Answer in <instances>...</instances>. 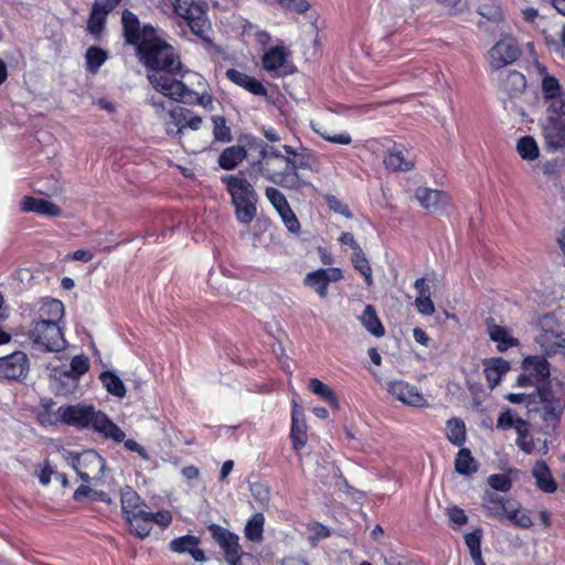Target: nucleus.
Returning a JSON list of instances; mask_svg holds the SVG:
<instances>
[{
    "instance_id": "a211bd4d",
    "label": "nucleus",
    "mask_w": 565,
    "mask_h": 565,
    "mask_svg": "<svg viewBox=\"0 0 565 565\" xmlns=\"http://www.w3.org/2000/svg\"><path fill=\"white\" fill-rule=\"evenodd\" d=\"M342 279V271L339 268L318 269L309 273L305 277V285L315 289L316 292L324 298L328 294V286L330 282L339 281Z\"/></svg>"
},
{
    "instance_id": "e2e57ef3",
    "label": "nucleus",
    "mask_w": 565,
    "mask_h": 565,
    "mask_svg": "<svg viewBox=\"0 0 565 565\" xmlns=\"http://www.w3.org/2000/svg\"><path fill=\"white\" fill-rule=\"evenodd\" d=\"M315 131L329 142L349 145L352 141L351 136L349 134L330 135L327 131H321L320 129L317 128H315Z\"/></svg>"
},
{
    "instance_id": "3c124183",
    "label": "nucleus",
    "mask_w": 565,
    "mask_h": 565,
    "mask_svg": "<svg viewBox=\"0 0 565 565\" xmlns=\"http://www.w3.org/2000/svg\"><path fill=\"white\" fill-rule=\"evenodd\" d=\"M446 515L448 516L449 524L454 530H459L468 523V515L457 505L447 507Z\"/></svg>"
},
{
    "instance_id": "6ab92c4d",
    "label": "nucleus",
    "mask_w": 565,
    "mask_h": 565,
    "mask_svg": "<svg viewBox=\"0 0 565 565\" xmlns=\"http://www.w3.org/2000/svg\"><path fill=\"white\" fill-rule=\"evenodd\" d=\"M222 181L227 185L232 202L257 200L254 185L243 178L242 172L236 175L223 177Z\"/></svg>"
},
{
    "instance_id": "f257e3e1",
    "label": "nucleus",
    "mask_w": 565,
    "mask_h": 565,
    "mask_svg": "<svg viewBox=\"0 0 565 565\" xmlns=\"http://www.w3.org/2000/svg\"><path fill=\"white\" fill-rule=\"evenodd\" d=\"M140 60L150 70L148 79L152 87L166 95L169 86L178 83L182 73V64L172 45L162 40L156 32L138 50Z\"/></svg>"
},
{
    "instance_id": "4be33fe9",
    "label": "nucleus",
    "mask_w": 565,
    "mask_h": 565,
    "mask_svg": "<svg viewBox=\"0 0 565 565\" xmlns=\"http://www.w3.org/2000/svg\"><path fill=\"white\" fill-rule=\"evenodd\" d=\"M226 77L237 86L243 87L256 96H267V90L262 82L241 71L230 68L226 71Z\"/></svg>"
},
{
    "instance_id": "13d9d810",
    "label": "nucleus",
    "mask_w": 565,
    "mask_h": 565,
    "mask_svg": "<svg viewBox=\"0 0 565 565\" xmlns=\"http://www.w3.org/2000/svg\"><path fill=\"white\" fill-rule=\"evenodd\" d=\"M266 198L273 204V206L277 210V212L282 211L289 204L285 198V195L277 190L276 188H267L266 189Z\"/></svg>"
},
{
    "instance_id": "8fccbe9b",
    "label": "nucleus",
    "mask_w": 565,
    "mask_h": 565,
    "mask_svg": "<svg viewBox=\"0 0 565 565\" xmlns=\"http://www.w3.org/2000/svg\"><path fill=\"white\" fill-rule=\"evenodd\" d=\"M213 136L214 139L222 142L232 140L231 129L226 125V119L222 116H213Z\"/></svg>"
},
{
    "instance_id": "864d4df0",
    "label": "nucleus",
    "mask_w": 565,
    "mask_h": 565,
    "mask_svg": "<svg viewBox=\"0 0 565 565\" xmlns=\"http://www.w3.org/2000/svg\"><path fill=\"white\" fill-rule=\"evenodd\" d=\"M438 2L451 15H458L468 10L467 0H438Z\"/></svg>"
},
{
    "instance_id": "58836bf2",
    "label": "nucleus",
    "mask_w": 565,
    "mask_h": 565,
    "mask_svg": "<svg viewBox=\"0 0 565 565\" xmlns=\"http://www.w3.org/2000/svg\"><path fill=\"white\" fill-rule=\"evenodd\" d=\"M256 202L257 200H245L238 202H232L235 207V215L239 223L248 225L256 215Z\"/></svg>"
},
{
    "instance_id": "7c9ffc66",
    "label": "nucleus",
    "mask_w": 565,
    "mask_h": 565,
    "mask_svg": "<svg viewBox=\"0 0 565 565\" xmlns=\"http://www.w3.org/2000/svg\"><path fill=\"white\" fill-rule=\"evenodd\" d=\"M383 162L387 169L393 171H409L414 167L413 160L405 157L403 151L396 148L388 151Z\"/></svg>"
},
{
    "instance_id": "1a4fd4ad",
    "label": "nucleus",
    "mask_w": 565,
    "mask_h": 565,
    "mask_svg": "<svg viewBox=\"0 0 565 565\" xmlns=\"http://www.w3.org/2000/svg\"><path fill=\"white\" fill-rule=\"evenodd\" d=\"M209 530L214 541L223 551L224 558L228 565H242L243 559H253L250 554L243 552L237 534L217 524H211Z\"/></svg>"
},
{
    "instance_id": "aec40b11",
    "label": "nucleus",
    "mask_w": 565,
    "mask_h": 565,
    "mask_svg": "<svg viewBox=\"0 0 565 565\" xmlns=\"http://www.w3.org/2000/svg\"><path fill=\"white\" fill-rule=\"evenodd\" d=\"M307 429L308 426L305 419L303 412L301 411V407L294 401L291 413L290 438L292 440V446L295 450H300L307 444Z\"/></svg>"
},
{
    "instance_id": "f8f14e48",
    "label": "nucleus",
    "mask_w": 565,
    "mask_h": 565,
    "mask_svg": "<svg viewBox=\"0 0 565 565\" xmlns=\"http://www.w3.org/2000/svg\"><path fill=\"white\" fill-rule=\"evenodd\" d=\"M520 54L521 51L513 39H502L488 52L490 66L492 70H500L515 62Z\"/></svg>"
},
{
    "instance_id": "393cba45",
    "label": "nucleus",
    "mask_w": 565,
    "mask_h": 565,
    "mask_svg": "<svg viewBox=\"0 0 565 565\" xmlns=\"http://www.w3.org/2000/svg\"><path fill=\"white\" fill-rule=\"evenodd\" d=\"M510 370V364L502 358H493L484 361V374L491 388L495 387L502 376Z\"/></svg>"
},
{
    "instance_id": "09e8293b",
    "label": "nucleus",
    "mask_w": 565,
    "mask_h": 565,
    "mask_svg": "<svg viewBox=\"0 0 565 565\" xmlns=\"http://www.w3.org/2000/svg\"><path fill=\"white\" fill-rule=\"evenodd\" d=\"M190 115L191 110L183 107H175L169 113L170 122L177 127L175 134H182L183 130L188 128V120Z\"/></svg>"
},
{
    "instance_id": "412c9836",
    "label": "nucleus",
    "mask_w": 565,
    "mask_h": 565,
    "mask_svg": "<svg viewBox=\"0 0 565 565\" xmlns=\"http://www.w3.org/2000/svg\"><path fill=\"white\" fill-rule=\"evenodd\" d=\"M200 539L194 535H183L180 537L173 539L169 547L172 552L178 554L189 553L195 562H204L205 554L199 548Z\"/></svg>"
},
{
    "instance_id": "a878e982",
    "label": "nucleus",
    "mask_w": 565,
    "mask_h": 565,
    "mask_svg": "<svg viewBox=\"0 0 565 565\" xmlns=\"http://www.w3.org/2000/svg\"><path fill=\"white\" fill-rule=\"evenodd\" d=\"M487 329L489 337L492 341L498 343L499 351H505L511 347L516 345V340L510 335V332L504 327L495 324L493 321H487Z\"/></svg>"
},
{
    "instance_id": "4c0bfd02",
    "label": "nucleus",
    "mask_w": 565,
    "mask_h": 565,
    "mask_svg": "<svg viewBox=\"0 0 565 565\" xmlns=\"http://www.w3.org/2000/svg\"><path fill=\"white\" fill-rule=\"evenodd\" d=\"M478 465L468 448H461L455 460V469L460 475H471L477 471Z\"/></svg>"
},
{
    "instance_id": "39448f33",
    "label": "nucleus",
    "mask_w": 565,
    "mask_h": 565,
    "mask_svg": "<svg viewBox=\"0 0 565 565\" xmlns=\"http://www.w3.org/2000/svg\"><path fill=\"white\" fill-rule=\"evenodd\" d=\"M121 509L132 534L145 539L151 532V511L141 497H121Z\"/></svg>"
},
{
    "instance_id": "72a5a7b5",
    "label": "nucleus",
    "mask_w": 565,
    "mask_h": 565,
    "mask_svg": "<svg viewBox=\"0 0 565 565\" xmlns=\"http://www.w3.org/2000/svg\"><path fill=\"white\" fill-rule=\"evenodd\" d=\"M265 518L262 513H255L246 523L245 537L248 541L259 543L263 540Z\"/></svg>"
},
{
    "instance_id": "473e14b6",
    "label": "nucleus",
    "mask_w": 565,
    "mask_h": 565,
    "mask_svg": "<svg viewBox=\"0 0 565 565\" xmlns=\"http://www.w3.org/2000/svg\"><path fill=\"white\" fill-rule=\"evenodd\" d=\"M286 56L281 46L271 47L263 56V66L268 72H276L286 63Z\"/></svg>"
},
{
    "instance_id": "9d476101",
    "label": "nucleus",
    "mask_w": 565,
    "mask_h": 565,
    "mask_svg": "<svg viewBox=\"0 0 565 565\" xmlns=\"http://www.w3.org/2000/svg\"><path fill=\"white\" fill-rule=\"evenodd\" d=\"M524 373L518 377L519 387L534 386L535 391L548 387L550 367L542 356H527L523 360Z\"/></svg>"
},
{
    "instance_id": "cd10ccee",
    "label": "nucleus",
    "mask_w": 565,
    "mask_h": 565,
    "mask_svg": "<svg viewBox=\"0 0 565 565\" xmlns=\"http://www.w3.org/2000/svg\"><path fill=\"white\" fill-rule=\"evenodd\" d=\"M247 154L246 148L242 146H232L223 150L218 157V164L225 170L236 168Z\"/></svg>"
},
{
    "instance_id": "5701e85b",
    "label": "nucleus",
    "mask_w": 565,
    "mask_h": 565,
    "mask_svg": "<svg viewBox=\"0 0 565 565\" xmlns=\"http://www.w3.org/2000/svg\"><path fill=\"white\" fill-rule=\"evenodd\" d=\"M21 210L23 212H33L44 216H60L62 211L61 209L44 199H38L33 196H24L21 201Z\"/></svg>"
},
{
    "instance_id": "f704fd0d",
    "label": "nucleus",
    "mask_w": 565,
    "mask_h": 565,
    "mask_svg": "<svg viewBox=\"0 0 565 565\" xmlns=\"http://www.w3.org/2000/svg\"><path fill=\"white\" fill-rule=\"evenodd\" d=\"M309 388L312 393L323 398L331 407L339 409V399L331 387L321 382L318 379H311L309 381Z\"/></svg>"
},
{
    "instance_id": "6e6552de",
    "label": "nucleus",
    "mask_w": 565,
    "mask_h": 565,
    "mask_svg": "<svg viewBox=\"0 0 565 565\" xmlns=\"http://www.w3.org/2000/svg\"><path fill=\"white\" fill-rule=\"evenodd\" d=\"M507 398L514 404H526L531 412L539 411L537 405L540 404L544 411L545 420L557 419L561 412V406L550 387L539 388L531 394H509Z\"/></svg>"
},
{
    "instance_id": "7ed1b4c3",
    "label": "nucleus",
    "mask_w": 565,
    "mask_h": 565,
    "mask_svg": "<svg viewBox=\"0 0 565 565\" xmlns=\"http://www.w3.org/2000/svg\"><path fill=\"white\" fill-rule=\"evenodd\" d=\"M56 415L58 419L67 425L78 426L83 428H93L95 431L103 434L106 438L115 441H124L126 434L124 430L113 423L106 414L96 412L95 408L86 404H76L58 407Z\"/></svg>"
},
{
    "instance_id": "37998d69",
    "label": "nucleus",
    "mask_w": 565,
    "mask_h": 565,
    "mask_svg": "<svg viewBox=\"0 0 565 565\" xmlns=\"http://www.w3.org/2000/svg\"><path fill=\"white\" fill-rule=\"evenodd\" d=\"M107 53L104 50L95 46L89 47L86 52L87 70L90 73L96 74L99 67L105 63Z\"/></svg>"
},
{
    "instance_id": "e433bc0d",
    "label": "nucleus",
    "mask_w": 565,
    "mask_h": 565,
    "mask_svg": "<svg viewBox=\"0 0 565 565\" xmlns=\"http://www.w3.org/2000/svg\"><path fill=\"white\" fill-rule=\"evenodd\" d=\"M100 381L109 394L119 398L126 395L125 384L115 373L110 371L103 372Z\"/></svg>"
},
{
    "instance_id": "79ce46f5",
    "label": "nucleus",
    "mask_w": 565,
    "mask_h": 565,
    "mask_svg": "<svg viewBox=\"0 0 565 565\" xmlns=\"http://www.w3.org/2000/svg\"><path fill=\"white\" fill-rule=\"evenodd\" d=\"M351 262L353 264V267L363 275L366 285L372 286V268L363 250L361 249L359 252H353Z\"/></svg>"
},
{
    "instance_id": "2f4dec72",
    "label": "nucleus",
    "mask_w": 565,
    "mask_h": 565,
    "mask_svg": "<svg viewBox=\"0 0 565 565\" xmlns=\"http://www.w3.org/2000/svg\"><path fill=\"white\" fill-rule=\"evenodd\" d=\"M512 503L513 502L505 497H484L482 505L492 516L503 519Z\"/></svg>"
},
{
    "instance_id": "4d7b16f0",
    "label": "nucleus",
    "mask_w": 565,
    "mask_h": 565,
    "mask_svg": "<svg viewBox=\"0 0 565 565\" xmlns=\"http://www.w3.org/2000/svg\"><path fill=\"white\" fill-rule=\"evenodd\" d=\"M39 478H40V482H41L42 484H47V483H50V482H51V480H52V478H53L55 481L61 482V483H62V486H63L64 488H65V487H66V484H67V478H66L64 475H62V473H58V472L54 471V470L52 469V467H50L49 465H45V466L42 468V470H41V472H40Z\"/></svg>"
},
{
    "instance_id": "4468645a",
    "label": "nucleus",
    "mask_w": 565,
    "mask_h": 565,
    "mask_svg": "<svg viewBox=\"0 0 565 565\" xmlns=\"http://www.w3.org/2000/svg\"><path fill=\"white\" fill-rule=\"evenodd\" d=\"M170 90L164 96L189 105H200L205 109H213V97L207 92H195L188 88L181 81L169 86Z\"/></svg>"
},
{
    "instance_id": "20e7f679",
    "label": "nucleus",
    "mask_w": 565,
    "mask_h": 565,
    "mask_svg": "<svg viewBox=\"0 0 565 565\" xmlns=\"http://www.w3.org/2000/svg\"><path fill=\"white\" fill-rule=\"evenodd\" d=\"M63 329V324L32 320L28 330V337L33 349L43 352L61 353L68 345Z\"/></svg>"
},
{
    "instance_id": "49530a36",
    "label": "nucleus",
    "mask_w": 565,
    "mask_h": 565,
    "mask_svg": "<svg viewBox=\"0 0 565 565\" xmlns=\"http://www.w3.org/2000/svg\"><path fill=\"white\" fill-rule=\"evenodd\" d=\"M541 89H542L544 103L546 100L564 93L558 79L551 75H545L543 77Z\"/></svg>"
},
{
    "instance_id": "f3484780",
    "label": "nucleus",
    "mask_w": 565,
    "mask_h": 565,
    "mask_svg": "<svg viewBox=\"0 0 565 565\" xmlns=\"http://www.w3.org/2000/svg\"><path fill=\"white\" fill-rule=\"evenodd\" d=\"M29 373V359L22 351L0 358V377L8 380H23Z\"/></svg>"
},
{
    "instance_id": "423d86ee",
    "label": "nucleus",
    "mask_w": 565,
    "mask_h": 565,
    "mask_svg": "<svg viewBox=\"0 0 565 565\" xmlns=\"http://www.w3.org/2000/svg\"><path fill=\"white\" fill-rule=\"evenodd\" d=\"M534 340L546 354L565 348V332L555 316L547 313L539 318Z\"/></svg>"
},
{
    "instance_id": "0eeeda50",
    "label": "nucleus",
    "mask_w": 565,
    "mask_h": 565,
    "mask_svg": "<svg viewBox=\"0 0 565 565\" xmlns=\"http://www.w3.org/2000/svg\"><path fill=\"white\" fill-rule=\"evenodd\" d=\"M65 459L86 483L99 480L106 467L105 460L94 450L67 452Z\"/></svg>"
},
{
    "instance_id": "338daca9",
    "label": "nucleus",
    "mask_w": 565,
    "mask_h": 565,
    "mask_svg": "<svg viewBox=\"0 0 565 565\" xmlns=\"http://www.w3.org/2000/svg\"><path fill=\"white\" fill-rule=\"evenodd\" d=\"M415 306L424 316H433L435 312V306L431 298H416Z\"/></svg>"
},
{
    "instance_id": "a18cd8bd",
    "label": "nucleus",
    "mask_w": 565,
    "mask_h": 565,
    "mask_svg": "<svg viewBox=\"0 0 565 565\" xmlns=\"http://www.w3.org/2000/svg\"><path fill=\"white\" fill-rule=\"evenodd\" d=\"M546 117L565 119V92L546 100Z\"/></svg>"
},
{
    "instance_id": "bb28decb",
    "label": "nucleus",
    "mask_w": 565,
    "mask_h": 565,
    "mask_svg": "<svg viewBox=\"0 0 565 565\" xmlns=\"http://www.w3.org/2000/svg\"><path fill=\"white\" fill-rule=\"evenodd\" d=\"M361 324L374 337L381 338L385 334V328L379 319L375 308L367 305L359 317Z\"/></svg>"
},
{
    "instance_id": "ea45409f",
    "label": "nucleus",
    "mask_w": 565,
    "mask_h": 565,
    "mask_svg": "<svg viewBox=\"0 0 565 565\" xmlns=\"http://www.w3.org/2000/svg\"><path fill=\"white\" fill-rule=\"evenodd\" d=\"M501 82L503 89L509 94L520 93L526 86L525 77L516 71L508 72L505 78H503Z\"/></svg>"
},
{
    "instance_id": "ddd939ff",
    "label": "nucleus",
    "mask_w": 565,
    "mask_h": 565,
    "mask_svg": "<svg viewBox=\"0 0 565 565\" xmlns=\"http://www.w3.org/2000/svg\"><path fill=\"white\" fill-rule=\"evenodd\" d=\"M387 392L391 396L402 402L404 405L412 407H426L428 402L416 386L403 380H392L386 384Z\"/></svg>"
},
{
    "instance_id": "052dcab7",
    "label": "nucleus",
    "mask_w": 565,
    "mask_h": 565,
    "mask_svg": "<svg viewBox=\"0 0 565 565\" xmlns=\"http://www.w3.org/2000/svg\"><path fill=\"white\" fill-rule=\"evenodd\" d=\"M520 419V416L513 414L511 411H507L499 416L497 427L503 430L514 428L516 426V422Z\"/></svg>"
},
{
    "instance_id": "5fc2aeb1",
    "label": "nucleus",
    "mask_w": 565,
    "mask_h": 565,
    "mask_svg": "<svg viewBox=\"0 0 565 565\" xmlns=\"http://www.w3.org/2000/svg\"><path fill=\"white\" fill-rule=\"evenodd\" d=\"M488 483L493 490L500 492H508L512 486L510 477L504 473L491 475L488 478Z\"/></svg>"
},
{
    "instance_id": "2eb2a0df",
    "label": "nucleus",
    "mask_w": 565,
    "mask_h": 565,
    "mask_svg": "<svg viewBox=\"0 0 565 565\" xmlns=\"http://www.w3.org/2000/svg\"><path fill=\"white\" fill-rule=\"evenodd\" d=\"M541 132L545 148L557 151L565 148V119L545 117L541 122Z\"/></svg>"
},
{
    "instance_id": "f03ea898",
    "label": "nucleus",
    "mask_w": 565,
    "mask_h": 565,
    "mask_svg": "<svg viewBox=\"0 0 565 565\" xmlns=\"http://www.w3.org/2000/svg\"><path fill=\"white\" fill-rule=\"evenodd\" d=\"M247 147L258 152L259 159L253 166L269 181L289 189H298L306 184L297 174L298 166L295 159L278 153L274 147L257 139H249Z\"/></svg>"
},
{
    "instance_id": "c03bdc74",
    "label": "nucleus",
    "mask_w": 565,
    "mask_h": 565,
    "mask_svg": "<svg viewBox=\"0 0 565 565\" xmlns=\"http://www.w3.org/2000/svg\"><path fill=\"white\" fill-rule=\"evenodd\" d=\"M505 519L511 521L513 524L527 529L533 522L526 511L521 510L515 502L512 503L510 510L508 511Z\"/></svg>"
},
{
    "instance_id": "dca6fc26",
    "label": "nucleus",
    "mask_w": 565,
    "mask_h": 565,
    "mask_svg": "<svg viewBox=\"0 0 565 565\" xmlns=\"http://www.w3.org/2000/svg\"><path fill=\"white\" fill-rule=\"evenodd\" d=\"M415 199L430 213H440L451 205V198L447 192L425 186L416 189Z\"/></svg>"
},
{
    "instance_id": "de8ad7c7",
    "label": "nucleus",
    "mask_w": 565,
    "mask_h": 565,
    "mask_svg": "<svg viewBox=\"0 0 565 565\" xmlns=\"http://www.w3.org/2000/svg\"><path fill=\"white\" fill-rule=\"evenodd\" d=\"M478 13L489 21L499 22L503 19L501 7L493 0L482 3L478 8Z\"/></svg>"
},
{
    "instance_id": "b1692460",
    "label": "nucleus",
    "mask_w": 565,
    "mask_h": 565,
    "mask_svg": "<svg viewBox=\"0 0 565 565\" xmlns=\"http://www.w3.org/2000/svg\"><path fill=\"white\" fill-rule=\"evenodd\" d=\"M65 308L61 300L47 299L43 301L39 309L38 318L34 321H44L46 323L63 324Z\"/></svg>"
},
{
    "instance_id": "774afa93",
    "label": "nucleus",
    "mask_w": 565,
    "mask_h": 565,
    "mask_svg": "<svg viewBox=\"0 0 565 565\" xmlns=\"http://www.w3.org/2000/svg\"><path fill=\"white\" fill-rule=\"evenodd\" d=\"M310 540L318 541L329 536V530L321 524H313L309 527Z\"/></svg>"
},
{
    "instance_id": "c9c22d12",
    "label": "nucleus",
    "mask_w": 565,
    "mask_h": 565,
    "mask_svg": "<svg viewBox=\"0 0 565 565\" xmlns=\"http://www.w3.org/2000/svg\"><path fill=\"white\" fill-rule=\"evenodd\" d=\"M516 151L523 160L533 161L540 156V148L535 139L531 136H524L516 142Z\"/></svg>"
},
{
    "instance_id": "c85d7f7f",
    "label": "nucleus",
    "mask_w": 565,
    "mask_h": 565,
    "mask_svg": "<svg viewBox=\"0 0 565 565\" xmlns=\"http://www.w3.org/2000/svg\"><path fill=\"white\" fill-rule=\"evenodd\" d=\"M533 477L541 491L553 493L556 491V482L554 481L548 467L544 462H537L533 468Z\"/></svg>"
},
{
    "instance_id": "680f3d73",
    "label": "nucleus",
    "mask_w": 565,
    "mask_h": 565,
    "mask_svg": "<svg viewBox=\"0 0 565 565\" xmlns=\"http://www.w3.org/2000/svg\"><path fill=\"white\" fill-rule=\"evenodd\" d=\"M281 7L297 13H305L310 4L306 0H276Z\"/></svg>"
},
{
    "instance_id": "9b49d317",
    "label": "nucleus",
    "mask_w": 565,
    "mask_h": 565,
    "mask_svg": "<svg viewBox=\"0 0 565 565\" xmlns=\"http://www.w3.org/2000/svg\"><path fill=\"white\" fill-rule=\"evenodd\" d=\"M121 22L126 42L136 45L137 50L157 32L151 25L141 28L136 14L129 10H124Z\"/></svg>"
},
{
    "instance_id": "c756f323",
    "label": "nucleus",
    "mask_w": 565,
    "mask_h": 565,
    "mask_svg": "<svg viewBox=\"0 0 565 565\" xmlns=\"http://www.w3.org/2000/svg\"><path fill=\"white\" fill-rule=\"evenodd\" d=\"M89 369V361L84 355H76L71 361V366L68 370L60 371L58 369L54 367L52 370L51 376L57 377L60 375H65L67 377L72 379H78L79 376L84 375Z\"/></svg>"
},
{
    "instance_id": "603ef678",
    "label": "nucleus",
    "mask_w": 565,
    "mask_h": 565,
    "mask_svg": "<svg viewBox=\"0 0 565 565\" xmlns=\"http://www.w3.org/2000/svg\"><path fill=\"white\" fill-rule=\"evenodd\" d=\"M481 539L482 530L480 527L475 529L472 532L465 535V543L471 557L481 554Z\"/></svg>"
},
{
    "instance_id": "6e6d98bb",
    "label": "nucleus",
    "mask_w": 565,
    "mask_h": 565,
    "mask_svg": "<svg viewBox=\"0 0 565 565\" xmlns=\"http://www.w3.org/2000/svg\"><path fill=\"white\" fill-rule=\"evenodd\" d=\"M106 18L104 14L99 13L97 10L92 9V13L87 23V30L92 34H99L105 28Z\"/></svg>"
},
{
    "instance_id": "69168bd1",
    "label": "nucleus",
    "mask_w": 565,
    "mask_h": 565,
    "mask_svg": "<svg viewBox=\"0 0 565 565\" xmlns=\"http://www.w3.org/2000/svg\"><path fill=\"white\" fill-rule=\"evenodd\" d=\"M120 1L121 0H97L93 4V9L107 17L120 3Z\"/></svg>"
},
{
    "instance_id": "0e129e2a",
    "label": "nucleus",
    "mask_w": 565,
    "mask_h": 565,
    "mask_svg": "<svg viewBox=\"0 0 565 565\" xmlns=\"http://www.w3.org/2000/svg\"><path fill=\"white\" fill-rule=\"evenodd\" d=\"M153 522L160 526L167 527L172 522V514L170 511L151 512V516H150V525L151 526H152Z\"/></svg>"
},
{
    "instance_id": "bf43d9fd",
    "label": "nucleus",
    "mask_w": 565,
    "mask_h": 565,
    "mask_svg": "<svg viewBox=\"0 0 565 565\" xmlns=\"http://www.w3.org/2000/svg\"><path fill=\"white\" fill-rule=\"evenodd\" d=\"M278 213L291 233H298L300 231V223L289 205Z\"/></svg>"
},
{
    "instance_id": "a19ab883",
    "label": "nucleus",
    "mask_w": 565,
    "mask_h": 565,
    "mask_svg": "<svg viewBox=\"0 0 565 565\" xmlns=\"http://www.w3.org/2000/svg\"><path fill=\"white\" fill-rule=\"evenodd\" d=\"M447 438L457 446L466 441V427L462 420L452 418L447 422Z\"/></svg>"
}]
</instances>
